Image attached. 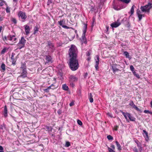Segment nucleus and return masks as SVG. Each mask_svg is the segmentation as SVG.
Here are the masks:
<instances>
[{
    "instance_id": "1",
    "label": "nucleus",
    "mask_w": 152,
    "mask_h": 152,
    "mask_svg": "<svg viewBox=\"0 0 152 152\" xmlns=\"http://www.w3.org/2000/svg\"><path fill=\"white\" fill-rule=\"evenodd\" d=\"M77 50L76 46L72 45L68 51L69 59H77Z\"/></svg>"
},
{
    "instance_id": "2",
    "label": "nucleus",
    "mask_w": 152,
    "mask_h": 152,
    "mask_svg": "<svg viewBox=\"0 0 152 152\" xmlns=\"http://www.w3.org/2000/svg\"><path fill=\"white\" fill-rule=\"evenodd\" d=\"M69 66L70 68L72 71H75L77 69L79 66L77 59H69Z\"/></svg>"
},
{
    "instance_id": "3",
    "label": "nucleus",
    "mask_w": 152,
    "mask_h": 152,
    "mask_svg": "<svg viewBox=\"0 0 152 152\" xmlns=\"http://www.w3.org/2000/svg\"><path fill=\"white\" fill-rule=\"evenodd\" d=\"M26 42V40L23 37H22L19 40V42L17 44V49L20 50L22 48H24L25 46V44Z\"/></svg>"
},
{
    "instance_id": "4",
    "label": "nucleus",
    "mask_w": 152,
    "mask_h": 152,
    "mask_svg": "<svg viewBox=\"0 0 152 152\" xmlns=\"http://www.w3.org/2000/svg\"><path fill=\"white\" fill-rule=\"evenodd\" d=\"M152 7V4L149 3L148 4L144 6H141L140 9L143 12H146L149 13L150 10Z\"/></svg>"
},
{
    "instance_id": "5",
    "label": "nucleus",
    "mask_w": 152,
    "mask_h": 152,
    "mask_svg": "<svg viewBox=\"0 0 152 152\" xmlns=\"http://www.w3.org/2000/svg\"><path fill=\"white\" fill-rule=\"evenodd\" d=\"M87 28V24H85L83 30V33L82 35V37L81 39L82 43H84L86 44L87 43V40L85 37L86 33V31Z\"/></svg>"
},
{
    "instance_id": "6",
    "label": "nucleus",
    "mask_w": 152,
    "mask_h": 152,
    "mask_svg": "<svg viewBox=\"0 0 152 152\" xmlns=\"http://www.w3.org/2000/svg\"><path fill=\"white\" fill-rule=\"evenodd\" d=\"M69 81L70 82V85L72 87H74L75 86L74 82L77 81V78L75 76L71 75L69 77Z\"/></svg>"
},
{
    "instance_id": "7",
    "label": "nucleus",
    "mask_w": 152,
    "mask_h": 152,
    "mask_svg": "<svg viewBox=\"0 0 152 152\" xmlns=\"http://www.w3.org/2000/svg\"><path fill=\"white\" fill-rule=\"evenodd\" d=\"M48 45L47 47H48L49 49L51 52H53L55 49V48L54 44L51 41H48L47 42Z\"/></svg>"
},
{
    "instance_id": "8",
    "label": "nucleus",
    "mask_w": 152,
    "mask_h": 152,
    "mask_svg": "<svg viewBox=\"0 0 152 152\" xmlns=\"http://www.w3.org/2000/svg\"><path fill=\"white\" fill-rule=\"evenodd\" d=\"M18 15L19 17H21V19H23L22 21L23 22L25 21V20L27 17L26 13L21 11L19 12L18 13Z\"/></svg>"
},
{
    "instance_id": "9",
    "label": "nucleus",
    "mask_w": 152,
    "mask_h": 152,
    "mask_svg": "<svg viewBox=\"0 0 152 152\" xmlns=\"http://www.w3.org/2000/svg\"><path fill=\"white\" fill-rule=\"evenodd\" d=\"M26 78H27V77H24L23 76L20 75L18 77L17 79L19 82L23 83L27 82Z\"/></svg>"
},
{
    "instance_id": "10",
    "label": "nucleus",
    "mask_w": 152,
    "mask_h": 152,
    "mask_svg": "<svg viewBox=\"0 0 152 152\" xmlns=\"http://www.w3.org/2000/svg\"><path fill=\"white\" fill-rule=\"evenodd\" d=\"M117 22H115L112 23L111 24V26L112 28H116L118 27L121 24V23L120 22H118L119 21V20L118 19L117 20Z\"/></svg>"
},
{
    "instance_id": "11",
    "label": "nucleus",
    "mask_w": 152,
    "mask_h": 152,
    "mask_svg": "<svg viewBox=\"0 0 152 152\" xmlns=\"http://www.w3.org/2000/svg\"><path fill=\"white\" fill-rule=\"evenodd\" d=\"M15 55L14 53H12L11 54V59L12 60V64L13 65H15V63L17 59L15 58L14 57V55Z\"/></svg>"
},
{
    "instance_id": "12",
    "label": "nucleus",
    "mask_w": 152,
    "mask_h": 152,
    "mask_svg": "<svg viewBox=\"0 0 152 152\" xmlns=\"http://www.w3.org/2000/svg\"><path fill=\"white\" fill-rule=\"evenodd\" d=\"M25 30L26 32V35H28L30 33V28L29 26L25 25L24 26Z\"/></svg>"
},
{
    "instance_id": "13",
    "label": "nucleus",
    "mask_w": 152,
    "mask_h": 152,
    "mask_svg": "<svg viewBox=\"0 0 152 152\" xmlns=\"http://www.w3.org/2000/svg\"><path fill=\"white\" fill-rule=\"evenodd\" d=\"M143 134L145 138V140L147 141H148L149 139L148 133L145 130H143Z\"/></svg>"
},
{
    "instance_id": "14",
    "label": "nucleus",
    "mask_w": 152,
    "mask_h": 152,
    "mask_svg": "<svg viewBox=\"0 0 152 152\" xmlns=\"http://www.w3.org/2000/svg\"><path fill=\"white\" fill-rule=\"evenodd\" d=\"M45 59L46 61L45 62V64H46V63H48L50 62H51V63L52 62V58L51 56H47L45 58Z\"/></svg>"
},
{
    "instance_id": "15",
    "label": "nucleus",
    "mask_w": 152,
    "mask_h": 152,
    "mask_svg": "<svg viewBox=\"0 0 152 152\" xmlns=\"http://www.w3.org/2000/svg\"><path fill=\"white\" fill-rule=\"evenodd\" d=\"M3 115L5 117L7 116V110L6 105H5L4 107Z\"/></svg>"
},
{
    "instance_id": "16",
    "label": "nucleus",
    "mask_w": 152,
    "mask_h": 152,
    "mask_svg": "<svg viewBox=\"0 0 152 152\" xmlns=\"http://www.w3.org/2000/svg\"><path fill=\"white\" fill-rule=\"evenodd\" d=\"M27 72L26 69L22 70V72L20 76H24V77H27Z\"/></svg>"
},
{
    "instance_id": "17",
    "label": "nucleus",
    "mask_w": 152,
    "mask_h": 152,
    "mask_svg": "<svg viewBox=\"0 0 152 152\" xmlns=\"http://www.w3.org/2000/svg\"><path fill=\"white\" fill-rule=\"evenodd\" d=\"M135 7V6L134 5H133L131 7L130 11L128 12L129 13H130L131 14L130 16L134 14V9Z\"/></svg>"
},
{
    "instance_id": "18",
    "label": "nucleus",
    "mask_w": 152,
    "mask_h": 152,
    "mask_svg": "<svg viewBox=\"0 0 152 152\" xmlns=\"http://www.w3.org/2000/svg\"><path fill=\"white\" fill-rule=\"evenodd\" d=\"M51 86H52V87L51 89L53 90H54L57 88L58 87V83H53L51 84Z\"/></svg>"
},
{
    "instance_id": "19",
    "label": "nucleus",
    "mask_w": 152,
    "mask_h": 152,
    "mask_svg": "<svg viewBox=\"0 0 152 152\" xmlns=\"http://www.w3.org/2000/svg\"><path fill=\"white\" fill-rule=\"evenodd\" d=\"M128 118L131 121H135L136 120V118L132 116L130 114H128Z\"/></svg>"
},
{
    "instance_id": "20",
    "label": "nucleus",
    "mask_w": 152,
    "mask_h": 152,
    "mask_svg": "<svg viewBox=\"0 0 152 152\" xmlns=\"http://www.w3.org/2000/svg\"><path fill=\"white\" fill-rule=\"evenodd\" d=\"M113 8L116 10H120L121 8V7H119L118 6H116L114 3L112 4Z\"/></svg>"
},
{
    "instance_id": "21",
    "label": "nucleus",
    "mask_w": 152,
    "mask_h": 152,
    "mask_svg": "<svg viewBox=\"0 0 152 152\" xmlns=\"http://www.w3.org/2000/svg\"><path fill=\"white\" fill-rule=\"evenodd\" d=\"M120 112L122 113L125 119L127 121L128 119L127 117H128V114H129L130 113H125L122 110H120Z\"/></svg>"
},
{
    "instance_id": "22",
    "label": "nucleus",
    "mask_w": 152,
    "mask_h": 152,
    "mask_svg": "<svg viewBox=\"0 0 152 152\" xmlns=\"http://www.w3.org/2000/svg\"><path fill=\"white\" fill-rule=\"evenodd\" d=\"M39 28L37 26H35L34 28V32L33 34H35L37 32L39 31Z\"/></svg>"
},
{
    "instance_id": "23",
    "label": "nucleus",
    "mask_w": 152,
    "mask_h": 152,
    "mask_svg": "<svg viewBox=\"0 0 152 152\" xmlns=\"http://www.w3.org/2000/svg\"><path fill=\"white\" fill-rule=\"evenodd\" d=\"M5 65L4 63H3L2 64L1 66V72H4L5 70Z\"/></svg>"
},
{
    "instance_id": "24",
    "label": "nucleus",
    "mask_w": 152,
    "mask_h": 152,
    "mask_svg": "<svg viewBox=\"0 0 152 152\" xmlns=\"http://www.w3.org/2000/svg\"><path fill=\"white\" fill-rule=\"evenodd\" d=\"M115 143L116 144V146L117 147V149L118 150H119V151H120L122 150L121 147L120 145L118 142L117 141H115Z\"/></svg>"
},
{
    "instance_id": "25",
    "label": "nucleus",
    "mask_w": 152,
    "mask_h": 152,
    "mask_svg": "<svg viewBox=\"0 0 152 152\" xmlns=\"http://www.w3.org/2000/svg\"><path fill=\"white\" fill-rule=\"evenodd\" d=\"M112 69L113 71V73L115 74H116V73L118 72L119 71H120V70L118 69V68L114 67L113 66H112Z\"/></svg>"
},
{
    "instance_id": "26",
    "label": "nucleus",
    "mask_w": 152,
    "mask_h": 152,
    "mask_svg": "<svg viewBox=\"0 0 152 152\" xmlns=\"http://www.w3.org/2000/svg\"><path fill=\"white\" fill-rule=\"evenodd\" d=\"M12 36V41L13 42L15 43L16 42L17 39L15 37V35H11Z\"/></svg>"
},
{
    "instance_id": "27",
    "label": "nucleus",
    "mask_w": 152,
    "mask_h": 152,
    "mask_svg": "<svg viewBox=\"0 0 152 152\" xmlns=\"http://www.w3.org/2000/svg\"><path fill=\"white\" fill-rule=\"evenodd\" d=\"M65 21L64 19H63L59 21H58V23L60 26H62L63 25V24L64 23Z\"/></svg>"
},
{
    "instance_id": "28",
    "label": "nucleus",
    "mask_w": 152,
    "mask_h": 152,
    "mask_svg": "<svg viewBox=\"0 0 152 152\" xmlns=\"http://www.w3.org/2000/svg\"><path fill=\"white\" fill-rule=\"evenodd\" d=\"M62 88V89L65 91H67L69 89L68 86L66 84L63 85Z\"/></svg>"
},
{
    "instance_id": "29",
    "label": "nucleus",
    "mask_w": 152,
    "mask_h": 152,
    "mask_svg": "<svg viewBox=\"0 0 152 152\" xmlns=\"http://www.w3.org/2000/svg\"><path fill=\"white\" fill-rule=\"evenodd\" d=\"M99 61H96L95 63V67L96 69L97 70L99 69L98 65L99 64Z\"/></svg>"
},
{
    "instance_id": "30",
    "label": "nucleus",
    "mask_w": 152,
    "mask_h": 152,
    "mask_svg": "<svg viewBox=\"0 0 152 152\" xmlns=\"http://www.w3.org/2000/svg\"><path fill=\"white\" fill-rule=\"evenodd\" d=\"M20 68L22 69V70L26 69V63L22 64L20 66Z\"/></svg>"
},
{
    "instance_id": "31",
    "label": "nucleus",
    "mask_w": 152,
    "mask_h": 152,
    "mask_svg": "<svg viewBox=\"0 0 152 152\" xmlns=\"http://www.w3.org/2000/svg\"><path fill=\"white\" fill-rule=\"evenodd\" d=\"M8 49H7L6 47L4 48L1 51V54H4V53H5L6 52H7V51Z\"/></svg>"
},
{
    "instance_id": "32",
    "label": "nucleus",
    "mask_w": 152,
    "mask_h": 152,
    "mask_svg": "<svg viewBox=\"0 0 152 152\" xmlns=\"http://www.w3.org/2000/svg\"><path fill=\"white\" fill-rule=\"evenodd\" d=\"M134 75L138 79H139L140 78V76L138 74L136 73V72L135 71H134L133 72Z\"/></svg>"
},
{
    "instance_id": "33",
    "label": "nucleus",
    "mask_w": 152,
    "mask_h": 152,
    "mask_svg": "<svg viewBox=\"0 0 152 152\" xmlns=\"http://www.w3.org/2000/svg\"><path fill=\"white\" fill-rule=\"evenodd\" d=\"M124 54L125 56L127 58L129 57V53L127 51H124Z\"/></svg>"
},
{
    "instance_id": "34",
    "label": "nucleus",
    "mask_w": 152,
    "mask_h": 152,
    "mask_svg": "<svg viewBox=\"0 0 152 152\" xmlns=\"http://www.w3.org/2000/svg\"><path fill=\"white\" fill-rule=\"evenodd\" d=\"M71 145L70 142L68 141H66V142L65 145V147H68L70 146Z\"/></svg>"
},
{
    "instance_id": "35",
    "label": "nucleus",
    "mask_w": 152,
    "mask_h": 152,
    "mask_svg": "<svg viewBox=\"0 0 152 152\" xmlns=\"http://www.w3.org/2000/svg\"><path fill=\"white\" fill-rule=\"evenodd\" d=\"M12 21L15 24H16L17 23V20L15 18H12Z\"/></svg>"
},
{
    "instance_id": "36",
    "label": "nucleus",
    "mask_w": 152,
    "mask_h": 152,
    "mask_svg": "<svg viewBox=\"0 0 152 152\" xmlns=\"http://www.w3.org/2000/svg\"><path fill=\"white\" fill-rule=\"evenodd\" d=\"M107 138L108 140H112L113 139V137L110 135L107 136Z\"/></svg>"
},
{
    "instance_id": "37",
    "label": "nucleus",
    "mask_w": 152,
    "mask_h": 152,
    "mask_svg": "<svg viewBox=\"0 0 152 152\" xmlns=\"http://www.w3.org/2000/svg\"><path fill=\"white\" fill-rule=\"evenodd\" d=\"M129 105L131 106H132L133 108L136 106L134 104L132 101H131V102L129 104Z\"/></svg>"
},
{
    "instance_id": "38",
    "label": "nucleus",
    "mask_w": 152,
    "mask_h": 152,
    "mask_svg": "<svg viewBox=\"0 0 152 152\" xmlns=\"http://www.w3.org/2000/svg\"><path fill=\"white\" fill-rule=\"evenodd\" d=\"M91 50H90L87 52L86 53V55L88 57L90 56L91 54Z\"/></svg>"
},
{
    "instance_id": "39",
    "label": "nucleus",
    "mask_w": 152,
    "mask_h": 152,
    "mask_svg": "<svg viewBox=\"0 0 152 152\" xmlns=\"http://www.w3.org/2000/svg\"><path fill=\"white\" fill-rule=\"evenodd\" d=\"M12 36L11 35H9L7 36V40H9L10 41H12Z\"/></svg>"
},
{
    "instance_id": "40",
    "label": "nucleus",
    "mask_w": 152,
    "mask_h": 152,
    "mask_svg": "<svg viewBox=\"0 0 152 152\" xmlns=\"http://www.w3.org/2000/svg\"><path fill=\"white\" fill-rule=\"evenodd\" d=\"M130 69L131 71H132L133 72L134 71H134V68L133 65H131L130 66Z\"/></svg>"
},
{
    "instance_id": "41",
    "label": "nucleus",
    "mask_w": 152,
    "mask_h": 152,
    "mask_svg": "<svg viewBox=\"0 0 152 152\" xmlns=\"http://www.w3.org/2000/svg\"><path fill=\"white\" fill-rule=\"evenodd\" d=\"M77 124L80 126H82L83 124V123L82 121L80 120H78L77 121Z\"/></svg>"
},
{
    "instance_id": "42",
    "label": "nucleus",
    "mask_w": 152,
    "mask_h": 152,
    "mask_svg": "<svg viewBox=\"0 0 152 152\" xmlns=\"http://www.w3.org/2000/svg\"><path fill=\"white\" fill-rule=\"evenodd\" d=\"M108 149L109 152H115V151L114 150L112 149L111 148L109 147H108Z\"/></svg>"
},
{
    "instance_id": "43",
    "label": "nucleus",
    "mask_w": 152,
    "mask_h": 152,
    "mask_svg": "<svg viewBox=\"0 0 152 152\" xmlns=\"http://www.w3.org/2000/svg\"><path fill=\"white\" fill-rule=\"evenodd\" d=\"M138 18H139V20L140 21L141 19H142V16L143 15L142 14L139 15H138Z\"/></svg>"
},
{
    "instance_id": "44",
    "label": "nucleus",
    "mask_w": 152,
    "mask_h": 152,
    "mask_svg": "<svg viewBox=\"0 0 152 152\" xmlns=\"http://www.w3.org/2000/svg\"><path fill=\"white\" fill-rule=\"evenodd\" d=\"M136 110L138 111H141V109H139L136 106L134 108Z\"/></svg>"
},
{
    "instance_id": "45",
    "label": "nucleus",
    "mask_w": 152,
    "mask_h": 152,
    "mask_svg": "<svg viewBox=\"0 0 152 152\" xmlns=\"http://www.w3.org/2000/svg\"><path fill=\"white\" fill-rule=\"evenodd\" d=\"M6 12L7 13H9L10 12V9L9 7H7L6 8Z\"/></svg>"
},
{
    "instance_id": "46",
    "label": "nucleus",
    "mask_w": 152,
    "mask_h": 152,
    "mask_svg": "<svg viewBox=\"0 0 152 152\" xmlns=\"http://www.w3.org/2000/svg\"><path fill=\"white\" fill-rule=\"evenodd\" d=\"M95 22V19L94 18H93L92 19V24L91 25L92 27H93L94 26V24Z\"/></svg>"
},
{
    "instance_id": "47",
    "label": "nucleus",
    "mask_w": 152,
    "mask_h": 152,
    "mask_svg": "<svg viewBox=\"0 0 152 152\" xmlns=\"http://www.w3.org/2000/svg\"><path fill=\"white\" fill-rule=\"evenodd\" d=\"M119 127V126H118L116 125L114 126V129L115 130L117 131L118 130V128Z\"/></svg>"
},
{
    "instance_id": "48",
    "label": "nucleus",
    "mask_w": 152,
    "mask_h": 152,
    "mask_svg": "<svg viewBox=\"0 0 152 152\" xmlns=\"http://www.w3.org/2000/svg\"><path fill=\"white\" fill-rule=\"evenodd\" d=\"M110 147L112 148V149H113V150H115V147L114 145H111Z\"/></svg>"
},
{
    "instance_id": "49",
    "label": "nucleus",
    "mask_w": 152,
    "mask_h": 152,
    "mask_svg": "<svg viewBox=\"0 0 152 152\" xmlns=\"http://www.w3.org/2000/svg\"><path fill=\"white\" fill-rule=\"evenodd\" d=\"M49 90L48 89V88H46L45 89H43V91L46 92H49Z\"/></svg>"
},
{
    "instance_id": "50",
    "label": "nucleus",
    "mask_w": 152,
    "mask_h": 152,
    "mask_svg": "<svg viewBox=\"0 0 152 152\" xmlns=\"http://www.w3.org/2000/svg\"><path fill=\"white\" fill-rule=\"evenodd\" d=\"M62 27L63 28H66V29H69V28L67 26H65V25H63L62 26Z\"/></svg>"
},
{
    "instance_id": "51",
    "label": "nucleus",
    "mask_w": 152,
    "mask_h": 152,
    "mask_svg": "<svg viewBox=\"0 0 152 152\" xmlns=\"http://www.w3.org/2000/svg\"><path fill=\"white\" fill-rule=\"evenodd\" d=\"M141 12L140 11V10H137V15H140L141 13Z\"/></svg>"
},
{
    "instance_id": "52",
    "label": "nucleus",
    "mask_w": 152,
    "mask_h": 152,
    "mask_svg": "<svg viewBox=\"0 0 152 152\" xmlns=\"http://www.w3.org/2000/svg\"><path fill=\"white\" fill-rule=\"evenodd\" d=\"M52 3V0H48V5H49Z\"/></svg>"
},
{
    "instance_id": "53",
    "label": "nucleus",
    "mask_w": 152,
    "mask_h": 152,
    "mask_svg": "<svg viewBox=\"0 0 152 152\" xmlns=\"http://www.w3.org/2000/svg\"><path fill=\"white\" fill-rule=\"evenodd\" d=\"M89 98H93V96L92 94L91 93H90L89 95Z\"/></svg>"
},
{
    "instance_id": "54",
    "label": "nucleus",
    "mask_w": 152,
    "mask_h": 152,
    "mask_svg": "<svg viewBox=\"0 0 152 152\" xmlns=\"http://www.w3.org/2000/svg\"><path fill=\"white\" fill-rule=\"evenodd\" d=\"M7 40V37L6 36H5L3 38V40L4 41H5L6 40Z\"/></svg>"
},
{
    "instance_id": "55",
    "label": "nucleus",
    "mask_w": 152,
    "mask_h": 152,
    "mask_svg": "<svg viewBox=\"0 0 152 152\" xmlns=\"http://www.w3.org/2000/svg\"><path fill=\"white\" fill-rule=\"evenodd\" d=\"M107 115H108V116L110 117L111 118L113 117V116L112 115V114L111 113H107Z\"/></svg>"
},
{
    "instance_id": "56",
    "label": "nucleus",
    "mask_w": 152,
    "mask_h": 152,
    "mask_svg": "<svg viewBox=\"0 0 152 152\" xmlns=\"http://www.w3.org/2000/svg\"><path fill=\"white\" fill-rule=\"evenodd\" d=\"M74 103L73 102H71L70 104H69V106H73L74 105Z\"/></svg>"
},
{
    "instance_id": "57",
    "label": "nucleus",
    "mask_w": 152,
    "mask_h": 152,
    "mask_svg": "<svg viewBox=\"0 0 152 152\" xmlns=\"http://www.w3.org/2000/svg\"><path fill=\"white\" fill-rule=\"evenodd\" d=\"M149 111L148 110H145L144 111V113H149Z\"/></svg>"
},
{
    "instance_id": "58",
    "label": "nucleus",
    "mask_w": 152,
    "mask_h": 152,
    "mask_svg": "<svg viewBox=\"0 0 152 152\" xmlns=\"http://www.w3.org/2000/svg\"><path fill=\"white\" fill-rule=\"evenodd\" d=\"M89 101L90 102L92 103L93 102V98H89Z\"/></svg>"
},
{
    "instance_id": "59",
    "label": "nucleus",
    "mask_w": 152,
    "mask_h": 152,
    "mask_svg": "<svg viewBox=\"0 0 152 152\" xmlns=\"http://www.w3.org/2000/svg\"><path fill=\"white\" fill-rule=\"evenodd\" d=\"M3 20V18L0 15V21H2Z\"/></svg>"
},
{
    "instance_id": "60",
    "label": "nucleus",
    "mask_w": 152,
    "mask_h": 152,
    "mask_svg": "<svg viewBox=\"0 0 152 152\" xmlns=\"http://www.w3.org/2000/svg\"><path fill=\"white\" fill-rule=\"evenodd\" d=\"M96 58H97V60L96 61H99V57L98 55H96Z\"/></svg>"
},
{
    "instance_id": "61",
    "label": "nucleus",
    "mask_w": 152,
    "mask_h": 152,
    "mask_svg": "<svg viewBox=\"0 0 152 152\" xmlns=\"http://www.w3.org/2000/svg\"><path fill=\"white\" fill-rule=\"evenodd\" d=\"M4 5L3 2H0V7Z\"/></svg>"
},
{
    "instance_id": "62",
    "label": "nucleus",
    "mask_w": 152,
    "mask_h": 152,
    "mask_svg": "<svg viewBox=\"0 0 152 152\" xmlns=\"http://www.w3.org/2000/svg\"><path fill=\"white\" fill-rule=\"evenodd\" d=\"M91 59V57L90 56H89L87 60L88 61H90Z\"/></svg>"
},
{
    "instance_id": "63",
    "label": "nucleus",
    "mask_w": 152,
    "mask_h": 152,
    "mask_svg": "<svg viewBox=\"0 0 152 152\" xmlns=\"http://www.w3.org/2000/svg\"><path fill=\"white\" fill-rule=\"evenodd\" d=\"M45 128L47 129L48 130H49L50 129V127L48 126H46L45 127Z\"/></svg>"
},
{
    "instance_id": "64",
    "label": "nucleus",
    "mask_w": 152,
    "mask_h": 152,
    "mask_svg": "<svg viewBox=\"0 0 152 152\" xmlns=\"http://www.w3.org/2000/svg\"><path fill=\"white\" fill-rule=\"evenodd\" d=\"M3 147L1 146L0 145V151H3Z\"/></svg>"
}]
</instances>
